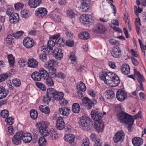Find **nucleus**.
<instances>
[{"label":"nucleus","mask_w":146,"mask_h":146,"mask_svg":"<svg viewBox=\"0 0 146 146\" xmlns=\"http://www.w3.org/2000/svg\"><path fill=\"white\" fill-rule=\"evenodd\" d=\"M49 133L50 136L52 139H56L58 136L57 131L54 129H51L50 130Z\"/></svg>","instance_id":"nucleus-38"},{"label":"nucleus","mask_w":146,"mask_h":146,"mask_svg":"<svg viewBox=\"0 0 146 146\" xmlns=\"http://www.w3.org/2000/svg\"><path fill=\"white\" fill-rule=\"evenodd\" d=\"M130 67L129 66L126 64H123L121 66V70L122 74L127 75L130 72Z\"/></svg>","instance_id":"nucleus-23"},{"label":"nucleus","mask_w":146,"mask_h":146,"mask_svg":"<svg viewBox=\"0 0 146 146\" xmlns=\"http://www.w3.org/2000/svg\"><path fill=\"white\" fill-rule=\"evenodd\" d=\"M31 77L35 81H40L41 79L39 72L35 71L31 74Z\"/></svg>","instance_id":"nucleus-29"},{"label":"nucleus","mask_w":146,"mask_h":146,"mask_svg":"<svg viewBox=\"0 0 146 146\" xmlns=\"http://www.w3.org/2000/svg\"><path fill=\"white\" fill-rule=\"evenodd\" d=\"M48 70V74L49 77L52 78H55L56 76V70L53 66H48L47 67Z\"/></svg>","instance_id":"nucleus-18"},{"label":"nucleus","mask_w":146,"mask_h":146,"mask_svg":"<svg viewBox=\"0 0 146 146\" xmlns=\"http://www.w3.org/2000/svg\"><path fill=\"white\" fill-rule=\"evenodd\" d=\"M55 43L57 44L58 46L62 47L65 44V40L62 38H59L55 40Z\"/></svg>","instance_id":"nucleus-44"},{"label":"nucleus","mask_w":146,"mask_h":146,"mask_svg":"<svg viewBox=\"0 0 146 146\" xmlns=\"http://www.w3.org/2000/svg\"><path fill=\"white\" fill-rule=\"evenodd\" d=\"M53 54L57 59L60 60L63 58V53L61 49L57 48L53 50Z\"/></svg>","instance_id":"nucleus-11"},{"label":"nucleus","mask_w":146,"mask_h":146,"mask_svg":"<svg viewBox=\"0 0 146 146\" xmlns=\"http://www.w3.org/2000/svg\"><path fill=\"white\" fill-rule=\"evenodd\" d=\"M56 91L53 88H49L47 90L46 94L48 97L53 98Z\"/></svg>","instance_id":"nucleus-31"},{"label":"nucleus","mask_w":146,"mask_h":146,"mask_svg":"<svg viewBox=\"0 0 146 146\" xmlns=\"http://www.w3.org/2000/svg\"><path fill=\"white\" fill-rule=\"evenodd\" d=\"M50 17L55 21L59 22L61 21L60 17L58 13L54 12L50 15Z\"/></svg>","instance_id":"nucleus-30"},{"label":"nucleus","mask_w":146,"mask_h":146,"mask_svg":"<svg viewBox=\"0 0 146 146\" xmlns=\"http://www.w3.org/2000/svg\"><path fill=\"white\" fill-rule=\"evenodd\" d=\"M27 64L29 67L31 68H36L38 64V62L35 59L33 58L28 60Z\"/></svg>","instance_id":"nucleus-24"},{"label":"nucleus","mask_w":146,"mask_h":146,"mask_svg":"<svg viewBox=\"0 0 146 146\" xmlns=\"http://www.w3.org/2000/svg\"><path fill=\"white\" fill-rule=\"evenodd\" d=\"M80 110V108L79 104L77 103H75L73 104L72 106V110L75 113H78Z\"/></svg>","instance_id":"nucleus-39"},{"label":"nucleus","mask_w":146,"mask_h":146,"mask_svg":"<svg viewBox=\"0 0 146 146\" xmlns=\"http://www.w3.org/2000/svg\"><path fill=\"white\" fill-rule=\"evenodd\" d=\"M107 30L104 25L99 23L95 24L92 28L93 31L98 34H104Z\"/></svg>","instance_id":"nucleus-4"},{"label":"nucleus","mask_w":146,"mask_h":146,"mask_svg":"<svg viewBox=\"0 0 146 146\" xmlns=\"http://www.w3.org/2000/svg\"><path fill=\"white\" fill-rule=\"evenodd\" d=\"M51 78V77L49 76L45 79L46 84L50 87L54 85V81Z\"/></svg>","instance_id":"nucleus-46"},{"label":"nucleus","mask_w":146,"mask_h":146,"mask_svg":"<svg viewBox=\"0 0 146 146\" xmlns=\"http://www.w3.org/2000/svg\"><path fill=\"white\" fill-rule=\"evenodd\" d=\"M89 141L88 139L87 138L84 139L83 140V143L82 144V146H89Z\"/></svg>","instance_id":"nucleus-59"},{"label":"nucleus","mask_w":146,"mask_h":146,"mask_svg":"<svg viewBox=\"0 0 146 146\" xmlns=\"http://www.w3.org/2000/svg\"><path fill=\"white\" fill-rule=\"evenodd\" d=\"M125 134L123 131H119L116 133L113 137V140L114 143H117L122 141L124 139Z\"/></svg>","instance_id":"nucleus-8"},{"label":"nucleus","mask_w":146,"mask_h":146,"mask_svg":"<svg viewBox=\"0 0 146 146\" xmlns=\"http://www.w3.org/2000/svg\"><path fill=\"white\" fill-rule=\"evenodd\" d=\"M80 17L81 23L86 27L92 25L94 22V20L92 19V17H89L86 15H82Z\"/></svg>","instance_id":"nucleus-7"},{"label":"nucleus","mask_w":146,"mask_h":146,"mask_svg":"<svg viewBox=\"0 0 146 146\" xmlns=\"http://www.w3.org/2000/svg\"><path fill=\"white\" fill-rule=\"evenodd\" d=\"M106 80H104V82L106 84H110L112 83L111 79L113 77L114 74L111 72H106Z\"/></svg>","instance_id":"nucleus-27"},{"label":"nucleus","mask_w":146,"mask_h":146,"mask_svg":"<svg viewBox=\"0 0 146 146\" xmlns=\"http://www.w3.org/2000/svg\"><path fill=\"white\" fill-rule=\"evenodd\" d=\"M23 43L25 47L27 48H30L33 46L34 41L32 38L27 37L24 38Z\"/></svg>","instance_id":"nucleus-12"},{"label":"nucleus","mask_w":146,"mask_h":146,"mask_svg":"<svg viewBox=\"0 0 146 146\" xmlns=\"http://www.w3.org/2000/svg\"><path fill=\"white\" fill-rule=\"evenodd\" d=\"M94 126L95 129L98 133L102 132L104 129V124L102 121L95 122Z\"/></svg>","instance_id":"nucleus-15"},{"label":"nucleus","mask_w":146,"mask_h":146,"mask_svg":"<svg viewBox=\"0 0 146 146\" xmlns=\"http://www.w3.org/2000/svg\"><path fill=\"white\" fill-rule=\"evenodd\" d=\"M14 118L12 117H9L5 119V121L7 123L8 125H11L13 124L14 122Z\"/></svg>","instance_id":"nucleus-55"},{"label":"nucleus","mask_w":146,"mask_h":146,"mask_svg":"<svg viewBox=\"0 0 146 146\" xmlns=\"http://www.w3.org/2000/svg\"><path fill=\"white\" fill-rule=\"evenodd\" d=\"M65 123L63 118L61 117H58L56 121V126L59 130L63 129L65 127Z\"/></svg>","instance_id":"nucleus-17"},{"label":"nucleus","mask_w":146,"mask_h":146,"mask_svg":"<svg viewBox=\"0 0 146 146\" xmlns=\"http://www.w3.org/2000/svg\"><path fill=\"white\" fill-rule=\"evenodd\" d=\"M90 0H82L81 2L80 8L84 12L88 11L90 9Z\"/></svg>","instance_id":"nucleus-10"},{"label":"nucleus","mask_w":146,"mask_h":146,"mask_svg":"<svg viewBox=\"0 0 146 146\" xmlns=\"http://www.w3.org/2000/svg\"><path fill=\"white\" fill-rule=\"evenodd\" d=\"M111 54L115 58H119L121 56V51L118 46H114L113 48L112 51L111 52Z\"/></svg>","instance_id":"nucleus-13"},{"label":"nucleus","mask_w":146,"mask_h":146,"mask_svg":"<svg viewBox=\"0 0 146 146\" xmlns=\"http://www.w3.org/2000/svg\"><path fill=\"white\" fill-rule=\"evenodd\" d=\"M36 86L43 91H45L46 90V88L44 85L42 83L36 82L35 83Z\"/></svg>","instance_id":"nucleus-49"},{"label":"nucleus","mask_w":146,"mask_h":146,"mask_svg":"<svg viewBox=\"0 0 146 146\" xmlns=\"http://www.w3.org/2000/svg\"><path fill=\"white\" fill-rule=\"evenodd\" d=\"M37 12V13H38V15H39V17L42 18L47 15V11L45 8L41 7L38 8Z\"/></svg>","instance_id":"nucleus-25"},{"label":"nucleus","mask_w":146,"mask_h":146,"mask_svg":"<svg viewBox=\"0 0 146 146\" xmlns=\"http://www.w3.org/2000/svg\"><path fill=\"white\" fill-rule=\"evenodd\" d=\"M70 110L66 107H64L59 110L60 113L63 115L67 116L69 114Z\"/></svg>","instance_id":"nucleus-28"},{"label":"nucleus","mask_w":146,"mask_h":146,"mask_svg":"<svg viewBox=\"0 0 146 146\" xmlns=\"http://www.w3.org/2000/svg\"><path fill=\"white\" fill-rule=\"evenodd\" d=\"M23 131H21L17 132L13 136L12 141L14 144L18 145L21 144L22 140Z\"/></svg>","instance_id":"nucleus-6"},{"label":"nucleus","mask_w":146,"mask_h":146,"mask_svg":"<svg viewBox=\"0 0 146 146\" xmlns=\"http://www.w3.org/2000/svg\"><path fill=\"white\" fill-rule=\"evenodd\" d=\"M64 138L65 141L69 142L72 146L74 145L75 139L74 135L71 134H68L64 136Z\"/></svg>","instance_id":"nucleus-16"},{"label":"nucleus","mask_w":146,"mask_h":146,"mask_svg":"<svg viewBox=\"0 0 146 146\" xmlns=\"http://www.w3.org/2000/svg\"><path fill=\"white\" fill-rule=\"evenodd\" d=\"M67 13L68 16L71 18H72L75 16V13L72 10L69 9L67 10Z\"/></svg>","instance_id":"nucleus-52"},{"label":"nucleus","mask_w":146,"mask_h":146,"mask_svg":"<svg viewBox=\"0 0 146 146\" xmlns=\"http://www.w3.org/2000/svg\"><path fill=\"white\" fill-rule=\"evenodd\" d=\"M22 140L24 143H29L31 142L32 137L31 134L30 133H24L23 131Z\"/></svg>","instance_id":"nucleus-19"},{"label":"nucleus","mask_w":146,"mask_h":146,"mask_svg":"<svg viewBox=\"0 0 146 146\" xmlns=\"http://www.w3.org/2000/svg\"><path fill=\"white\" fill-rule=\"evenodd\" d=\"M36 126L38 128L40 133L43 137H41L38 140V143L39 146H44L46 144V141L44 136L46 137L49 134L47 130L48 123L47 121L40 122L37 123Z\"/></svg>","instance_id":"nucleus-2"},{"label":"nucleus","mask_w":146,"mask_h":146,"mask_svg":"<svg viewBox=\"0 0 146 146\" xmlns=\"http://www.w3.org/2000/svg\"><path fill=\"white\" fill-rule=\"evenodd\" d=\"M41 51H43V53L42 54L46 55V56L47 54L50 53V50H48L49 48L48 47L46 48L45 46H43L41 47Z\"/></svg>","instance_id":"nucleus-53"},{"label":"nucleus","mask_w":146,"mask_h":146,"mask_svg":"<svg viewBox=\"0 0 146 146\" xmlns=\"http://www.w3.org/2000/svg\"><path fill=\"white\" fill-rule=\"evenodd\" d=\"M41 79L42 78L44 80L49 77L48 73L47 71L43 68H40L39 70Z\"/></svg>","instance_id":"nucleus-26"},{"label":"nucleus","mask_w":146,"mask_h":146,"mask_svg":"<svg viewBox=\"0 0 146 146\" xmlns=\"http://www.w3.org/2000/svg\"><path fill=\"white\" fill-rule=\"evenodd\" d=\"M116 97L118 100L120 102H123L127 97V94L124 91L119 89L117 92Z\"/></svg>","instance_id":"nucleus-9"},{"label":"nucleus","mask_w":146,"mask_h":146,"mask_svg":"<svg viewBox=\"0 0 146 146\" xmlns=\"http://www.w3.org/2000/svg\"><path fill=\"white\" fill-rule=\"evenodd\" d=\"M10 75L11 73L10 72L9 74L6 73L0 74V83L6 80Z\"/></svg>","instance_id":"nucleus-41"},{"label":"nucleus","mask_w":146,"mask_h":146,"mask_svg":"<svg viewBox=\"0 0 146 146\" xmlns=\"http://www.w3.org/2000/svg\"><path fill=\"white\" fill-rule=\"evenodd\" d=\"M30 115L31 118L34 119H36L38 117V114L36 110L35 109L31 110L30 111Z\"/></svg>","instance_id":"nucleus-43"},{"label":"nucleus","mask_w":146,"mask_h":146,"mask_svg":"<svg viewBox=\"0 0 146 146\" xmlns=\"http://www.w3.org/2000/svg\"><path fill=\"white\" fill-rule=\"evenodd\" d=\"M133 145L134 146H140L143 143V140L139 137H134L132 139Z\"/></svg>","instance_id":"nucleus-21"},{"label":"nucleus","mask_w":146,"mask_h":146,"mask_svg":"<svg viewBox=\"0 0 146 146\" xmlns=\"http://www.w3.org/2000/svg\"><path fill=\"white\" fill-rule=\"evenodd\" d=\"M106 97L107 99H112L115 97V95L113 90H108L106 91Z\"/></svg>","instance_id":"nucleus-36"},{"label":"nucleus","mask_w":146,"mask_h":146,"mask_svg":"<svg viewBox=\"0 0 146 146\" xmlns=\"http://www.w3.org/2000/svg\"><path fill=\"white\" fill-rule=\"evenodd\" d=\"M117 117L118 121L120 123H124L127 125V128L128 131L131 132L132 131L131 127L133 125L134 119L141 118V112L139 111L137 114L133 116L121 111L117 113Z\"/></svg>","instance_id":"nucleus-1"},{"label":"nucleus","mask_w":146,"mask_h":146,"mask_svg":"<svg viewBox=\"0 0 146 146\" xmlns=\"http://www.w3.org/2000/svg\"><path fill=\"white\" fill-rule=\"evenodd\" d=\"M42 0H29L28 5L31 8H36L41 3Z\"/></svg>","instance_id":"nucleus-22"},{"label":"nucleus","mask_w":146,"mask_h":146,"mask_svg":"<svg viewBox=\"0 0 146 146\" xmlns=\"http://www.w3.org/2000/svg\"><path fill=\"white\" fill-rule=\"evenodd\" d=\"M39 59L43 62H45L46 61L47 58L46 55L43 54H40L39 55Z\"/></svg>","instance_id":"nucleus-61"},{"label":"nucleus","mask_w":146,"mask_h":146,"mask_svg":"<svg viewBox=\"0 0 146 146\" xmlns=\"http://www.w3.org/2000/svg\"><path fill=\"white\" fill-rule=\"evenodd\" d=\"M12 82L13 85L16 87H19L21 85V82L19 79L15 78L13 79Z\"/></svg>","instance_id":"nucleus-48"},{"label":"nucleus","mask_w":146,"mask_h":146,"mask_svg":"<svg viewBox=\"0 0 146 146\" xmlns=\"http://www.w3.org/2000/svg\"><path fill=\"white\" fill-rule=\"evenodd\" d=\"M110 43L112 45L115 46H118L119 44V43L118 41L115 40L112 38L109 40Z\"/></svg>","instance_id":"nucleus-54"},{"label":"nucleus","mask_w":146,"mask_h":146,"mask_svg":"<svg viewBox=\"0 0 146 146\" xmlns=\"http://www.w3.org/2000/svg\"><path fill=\"white\" fill-rule=\"evenodd\" d=\"M64 94L63 92L56 91L53 98L55 100H59L63 98Z\"/></svg>","instance_id":"nucleus-35"},{"label":"nucleus","mask_w":146,"mask_h":146,"mask_svg":"<svg viewBox=\"0 0 146 146\" xmlns=\"http://www.w3.org/2000/svg\"><path fill=\"white\" fill-rule=\"evenodd\" d=\"M79 122L82 129L87 131L91 129L93 126L92 120L88 117L82 116Z\"/></svg>","instance_id":"nucleus-3"},{"label":"nucleus","mask_w":146,"mask_h":146,"mask_svg":"<svg viewBox=\"0 0 146 146\" xmlns=\"http://www.w3.org/2000/svg\"><path fill=\"white\" fill-rule=\"evenodd\" d=\"M13 35H14L13 34H11L7 36L6 38V41L8 44L10 45L13 42H14V39L15 38V36Z\"/></svg>","instance_id":"nucleus-37"},{"label":"nucleus","mask_w":146,"mask_h":146,"mask_svg":"<svg viewBox=\"0 0 146 146\" xmlns=\"http://www.w3.org/2000/svg\"><path fill=\"white\" fill-rule=\"evenodd\" d=\"M24 6V5L23 3H18L15 4V9L16 10H18L20 9H22Z\"/></svg>","instance_id":"nucleus-56"},{"label":"nucleus","mask_w":146,"mask_h":146,"mask_svg":"<svg viewBox=\"0 0 146 146\" xmlns=\"http://www.w3.org/2000/svg\"><path fill=\"white\" fill-rule=\"evenodd\" d=\"M21 13L22 17L25 19L28 18L30 16L29 11L27 10H24L22 11Z\"/></svg>","instance_id":"nucleus-47"},{"label":"nucleus","mask_w":146,"mask_h":146,"mask_svg":"<svg viewBox=\"0 0 146 146\" xmlns=\"http://www.w3.org/2000/svg\"><path fill=\"white\" fill-rule=\"evenodd\" d=\"M134 72L135 74L138 77V82L139 84L142 83V82L144 81L145 80L143 75L141 74L139 72L137 71L136 69H134Z\"/></svg>","instance_id":"nucleus-33"},{"label":"nucleus","mask_w":146,"mask_h":146,"mask_svg":"<svg viewBox=\"0 0 146 146\" xmlns=\"http://www.w3.org/2000/svg\"><path fill=\"white\" fill-rule=\"evenodd\" d=\"M55 42L52 40H49L47 43V47L50 50H52V47L54 46Z\"/></svg>","instance_id":"nucleus-51"},{"label":"nucleus","mask_w":146,"mask_h":146,"mask_svg":"<svg viewBox=\"0 0 146 146\" xmlns=\"http://www.w3.org/2000/svg\"><path fill=\"white\" fill-rule=\"evenodd\" d=\"M8 59L9 65L11 67H13L14 65L15 58L12 54L8 55Z\"/></svg>","instance_id":"nucleus-42"},{"label":"nucleus","mask_w":146,"mask_h":146,"mask_svg":"<svg viewBox=\"0 0 146 146\" xmlns=\"http://www.w3.org/2000/svg\"><path fill=\"white\" fill-rule=\"evenodd\" d=\"M19 63L21 67H25L27 64L26 61L24 59H22L19 60Z\"/></svg>","instance_id":"nucleus-62"},{"label":"nucleus","mask_w":146,"mask_h":146,"mask_svg":"<svg viewBox=\"0 0 146 146\" xmlns=\"http://www.w3.org/2000/svg\"><path fill=\"white\" fill-rule=\"evenodd\" d=\"M51 98H50L49 97H48L47 95L44 96L43 98V102L46 104H48L49 102L51 100Z\"/></svg>","instance_id":"nucleus-58"},{"label":"nucleus","mask_w":146,"mask_h":146,"mask_svg":"<svg viewBox=\"0 0 146 146\" xmlns=\"http://www.w3.org/2000/svg\"><path fill=\"white\" fill-rule=\"evenodd\" d=\"M56 77L62 80H64L65 78L64 74L60 72H58L56 73Z\"/></svg>","instance_id":"nucleus-60"},{"label":"nucleus","mask_w":146,"mask_h":146,"mask_svg":"<svg viewBox=\"0 0 146 146\" xmlns=\"http://www.w3.org/2000/svg\"><path fill=\"white\" fill-rule=\"evenodd\" d=\"M19 19V15L16 13L11 14L9 17V21L11 23H16Z\"/></svg>","instance_id":"nucleus-20"},{"label":"nucleus","mask_w":146,"mask_h":146,"mask_svg":"<svg viewBox=\"0 0 146 146\" xmlns=\"http://www.w3.org/2000/svg\"><path fill=\"white\" fill-rule=\"evenodd\" d=\"M9 93L8 90L6 89L3 85H0V100L6 98Z\"/></svg>","instance_id":"nucleus-14"},{"label":"nucleus","mask_w":146,"mask_h":146,"mask_svg":"<svg viewBox=\"0 0 146 146\" xmlns=\"http://www.w3.org/2000/svg\"><path fill=\"white\" fill-rule=\"evenodd\" d=\"M97 103V102L95 100H94L93 102L91 101L90 100L87 103V104L86 105L85 107L88 110L91 109L94 105L96 104Z\"/></svg>","instance_id":"nucleus-45"},{"label":"nucleus","mask_w":146,"mask_h":146,"mask_svg":"<svg viewBox=\"0 0 146 146\" xmlns=\"http://www.w3.org/2000/svg\"><path fill=\"white\" fill-rule=\"evenodd\" d=\"M76 88L78 91L84 92L86 90V87L84 84L80 81L77 83Z\"/></svg>","instance_id":"nucleus-32"},{"label":"nucleus","mask_w":146,"mask_h":146,"mask_svg":"<svg viewBox=\"0 0 146 146\" xmlns=\"http://www.w3.org/2000/svg\"><path fill=\"white\" fill-rule=\"evenodd\" d=\"M91 115L92 118L95 121V122L102 121V113L98 111L97 109L92 110L91 112Z\"/></svg>","instance_id":"nucleus-5"},{"label":"nucleus","mask_w":146,"mask_h":146,"mask_svg":"<svg viewBox=\"0 0 146 146\" xmlns=\"http://www.w3.org/2000/svg\"><path fill=\"white\" fill-rule=\"evenodd\" d=\"M39 109L41 111L46 114H49L50 113V110L48 106L41 105L39 107Z\"/></svg>","instance_id":"nucleus-34"},{"label":"nucleus","mask_w":146,"mask_h":146,"mask_svg":"<svg viewBox=\"0 0 146 146\" xmlns=\"http://www.w3.org/2000/svg\"><path fill=\"white\" fill-rule=\"evenodd\" d=\"M23 32L22 31H19L17 32L16 33L13 34L15 36V38L16 39L20 38L22 36Z\"/></svg>","instance_id":"nucleus-57"},{"label":"nucleus","mask_w":146,"mask_h":146,"mask_svg":"<svg viewBox=\"0 0 146 146\" xmlns=\"http://www.w3.org/2000/svg\"><path fill=\"white\" fill-rule=\"evenodd\" d=\"M14 13L13 9L12 8H8L6 11L7 15L8 16H9L11 15V14H13Z\"/></svg>","instance_id":"nucleus-64"},{"label":"nucleus","mask_w":146,"mask_h":146,"mask_svg":"<svg viewBox=\"0 0 146 146\" xmlns=\"http://www.w3.org/2000/svg\"><path fill=\"white\" fill-rule=\"evenodd\" d=\"M65 44L68 46L72 47L74 45V42L73 40H67L65 42Z\"/></svg>","instance_id":"nucleus-63"},{"label":"nucleus","mask_w":146,"mask_h":146,"mask_svg":"<svg viewBox=\"0 0 146 146\" xmlns=\"http://www.w3.org/2000/svg\"><path fill=\"white\" fill-rule=\"evenodd\" d=\"M78 37L80 39L83 40H87L90 38V35L88 33L85 32L79 34Z\"/></svg>","instance_id":"nucleus-40"},{"label":"nucleus","mask_w":146,"mask_h":146,"mask_svg":"<svg viewBox=\"0 0 146 146\" xmlns=\"http://www.w3.org/2000/svg\"><path fill=\"white\" fill-rule=\"evenodd\" d=\"M0 114L1 116L3 118L7 117L9 115V112L7 110H3L1 111Z\"/></svg>","instance_id":"nucleus-50"}]
</instances>
